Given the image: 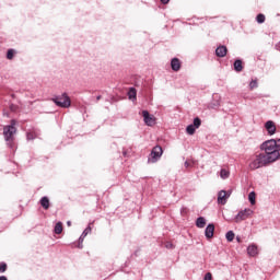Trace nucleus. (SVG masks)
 Instances as JSON below:
<instances>
[{
    "label": "nucleus",
    "mask_w": 280,
    "mask_h": 280,
    "mask_svg": "<svg viewBox=\"0 0 280 280\" xmlns=\"http://www.w3.org/2000/svg\"><path fill=\"white\" fill-rule=\"evenodd\" d=\"M260 149L264 150V154L268 158L269 161L275 163V161H279L280 158V152L277 149V140L270 139L265 141L261 145Z\"/></svg>",
    "instance_id": "f257e3e1"
},
{
    "label": "nucleus",
    "mask_w": 280,
    "mask_h": 280,
    "mask_svg": "<svg viewBox=\"0 0 280 280\" xmlns=\"http://www.w3.org/2000/svg\"><path fill=\"white\" fill-rule=\"evenodd\" d=\"M250 215V212L246 211H225L223 212V218L228 222H242V220H246Z\"/></svg>",
    "instance_id": "f03ea898"
},
{
    "label": "nucleus",
    "mask_w": 280,
    "mask_h": 280,
    "mask_svg": "<svg viewBox=\"0 0 280 280\" xmlns=\"http://www.w3.org/2000/svg\"><path fill=\"white\" fill-rule=\"evenodd\" d=\"M273 163L268 159L264 153H259L255 156V159L249 163L250 170H259L260 167H266V165H270Z\"/></svg>",
    "instance_id": "7ed1b4c3"
},
{
    "label": "nucleus",
    "mask_w": 280,
    "mask_h": 280,
    "mask_svg": "<svg viewBox=\"0 0 280 280\" xmlns=\"http://www.w3.org/2000/svg\"><path fill=\"white\" fill-rule=\"evenodd\" d=\"M16 120H11V125H8L3 129V136L8 145H12L14 141V135H16Z\"/></svg>",
    "instance_id": "20e7f679"
},
{
    "label": "nucleus",
    "mask_w": 280,
    "mask_h": 280,
    "mask_svg": "<svg viewBox=\"0 0 280 280\" xmlns=\"http://www.w3.org/2000/svg\"><path fill=\"white\" fill-rule=\"evenodd\" d=\"M52 102L56 104V106H59L60 108H69L71 106V98L67 93H63L59 96H55L52 98Z\"/></svg>",
    "instance_id": "39448f33"
},
{
    "label": "nucleus",
    "mask_w": 280,
    "mask_h": 280,
    "mask_svg": "<svg viewBox=\"0 0 280 280\" xmlns=\"http://www.w3.org/2000/svg\"><path fill=\"white\" fill-rule=\"evenodd\" d=\"M161 156H163V148L156 145L152 149L148 158V163H156L161 159Z\"/></svg>",
    "instance_id": "423d86ee"
},
{
    "label": "nucleus",
    "mask_w": 280,
    "mask_h": 280,
    "mask_svg": "<svg viewBox=\"0 0 280 280\" xmlns=\"http://www.w3.org/2000/svg\"><path fill=\"white\" fill-rule=\"evenodd\" d=\"M142 117L145 126H154L156 124V117L150 115V112L148 110H142Z\"/></svg>",
    "instance_id": "0eeeda50"
},
{
    "label": "nucleus",
    "mask_w": 280,
    "mask_h": 280,
    "mask_svg": "<svg viewBox=\"0 0 280 280\" xmlns=\"http://www.w3.org/2000/svg\"><path fill=\"white\" fill-rule=\"evenodd\" d=\"M265 129L267 130L268 135L272 137L277 132V125H275V121L268 120L265 124Z\"/></svg>",
    "instance_id": "6e6552de"
},
{
    "label": "nucleus",
    "mask_w": 280,
    "mask_h": 280,
    "mask_svg": "<svg viewBox=\"0 0 280 280\" xmlns=\"http://www.w3.org/2000/svg\"><path fill=\"white\" fill-rule=\"evenodd\" d=\"M214 233H215V225L213 223L208 224L206 230H205L206 237L208 240H212Z\"/></svg>",
    "instance_id": "1a4fd4ad"
},
{
    "label": "nucleus",
    "mask_w": 280,
    "mask_h": 280,
    "mask_svg": "<svg viewBox=\"0 0 280 280\" xmlns=\"http://www.w3.org/2000/svg\"><path fill=\"white\" fill-rule=\"evenodd\" d=\"M247 255H249V257H257L259 255V247H257L256 244H250L247 247Z\"/></svg>",
    "instance_id": "9d476101"
},
{
    "label": "nucleus",
    "mask_w": 280,
    "mask_h": 280,
    "mask_svg": "<svg viewBox=\"0 0 280 280\" xmlns=\"http://www.w3.org/2000/svg\"><path fill=\"white\" fill-rule=\"evenodd\" d=\"M229 196L226 195L225 190H221L218 194V203L219 205H226V200H228Z\"/></svg>",
    "instance_id": "9b49d317"
},
{
    "label": "nucleus",
    "mask_w": 280,
    "mask_h": 280,
    "mask_svg": "<svg viewBox=\"0 0 280 280\" xmlns=\"http://www.w3.org/2000/svg\"><path fill=\"white\" fill-rule=\"evenodd\" d=\"M226 46H219L217 49H215V55L219 57V58H224V56H226Z\"/></svg>",
    "instance_id": "f8f14e48"
},
{
    "label": "nucleus",
    "mask_w": 280,
    "mask_h": 280,
    "mask_svg": "<svg viewBox=\"0 0 280 280\" xmlns=\"http://www.w3.org/2000/svg\"><path fill=\"white\" fill-rule=\"evenodd\" d=\"M171 69H173L174 71H180V60L178 58L172 59Z\"/></svg>",
    "instance_id": "ddd939ff"
},
{
    "label": "nucleus",
    "mask_w": 280,
    "mask_h": 280,
    "mask_svg": "<svg viewBox=\"0 0 280 280\" xmlns=\"http://www.w3.org/2000/svg\"><path fill=\"white\" fill-rule=\"evenodd\" d=\"M196 226L197 229H205V226H207V219H205L203 217L197 218Z\"/></svg>",
    "instance_id": "4468645a"
},
{
    "label": "nucleus",
    "mask_w": 280,
    "mask_h": 280,
    "mask_svg": "<svg viewBox=\"0 0 280 280\" xmlns=\"http://www.w3.org/2000/svg\"><path fill=\"white\" fill-rule=\"evenodd\" d=\"M128 97L132 102H135L137 100V90L135 88H130V90L128 92Z\"/></svg>",
    "instance_id": "2eb2a0df"
},
{
    "label": "nucleus",
    "mask_w": 280,
    "mask_h": 280,
    "mask_svg": "<svg viewBox=\"0 0 280 280\" xmlns=\"http://www.w3.org/2000/svg\"><path fill=\"white\" fill-rule=\"evenodd\" d=\"M229 176H231V172H229V170L222 168L220 171V178H222V180H226V178H229Z\"/></svg>",
    "instance_id": "dca6fc26"
},
{
    "label": "nucleus",
    "mask_w": 280,
    "mask_h": 280,
    "mask_svg": "<svg viewBox=\"0 0 280 280\" xmlns=\"http://www.w3.org/2000/svg\"><path fill=\"white\" fill-rule=\"evenodd\" d=\"M40 205H42L43 209H45V210L49 209V198L43 197L40 199Z\"/></svg>",
    "instance_id": "f3484780"
},
{
    "label": "nucleus",
    "mask_w": 280,
    "mask_h": 280,
    "mask_svg": "<svg viewBox=\"0 0 280 280\" xmlns=\"http://www.w3.org/2000/svg\"><path fill=\"white\" fill-rule=\"evenodd\" d=\"M242 69H244V67H242V60L236 59V60L234 61V70L237 71V72H240V71H242Z\"/></svg>",
    "instance_id": "a211bd4d"
},
{
    "label": "nucleus",
    "mask_w": 280,
    "mask_h": 280,
    "mask_svg": "<svg viewBox=\"0 0 280 280\" xmlns=\"http://www.w3.org/2000/svg\"><path fill=\"white\" fill-rule=\"evenodd\" d=\"M56 235H60L62 233V222H57L54 229Z\"/></svg>",
    "instance_id": "6ab92c4d"
},
{
    "label": "nucleus",
    "mask_w": 280,
    "mask_h": 280,
    "mask_svg": "<svg viewBox=\"0 0 280 280\" xmlns=\"http://www.w3.org/2000/svg\"><path fill=\"white\" fill-rule=\"evenodd\" d=\"M196 130H198L194 125H188L186 128L187 135H195Z\"/></svg>",
    "instance_id": "aec40b11"
},
{
    "label": "nucleus",
    "mask_w": 280,
    "mask_h": 280,
    "mask_svg": "<svg viewBox=\"0 0 280 280\" xmlns=\"http://www.w3.org/2000/svg\"><path fill=\"white\" fill-rule=\"evenodd\" d=\"M225 240H228V242H233L235 240V233L233 231H229L225 234Z\"/></svg>",
    "instance_id": "412c9836"
},
{
    "label": "nucleus",
    "mask_w": 280,
    "mask_h": 280,
    "mask_svg": "<svg viewBox=\"0 0 280 280\" xmlns=\"http://www.w3.org/2000/svg\"><path fill=\"white\" fill-rule=\"evenodd\" d=\"M248 200H249L250 205H255V200H256L255 191L249 192Z\"/></svg>",
    "instance_id": "4be33fe9"
},
{
    "label": "nucleus",
    "mask_w": 280,
    "mask_h": 280,
    "mask_svg": "<svg viewBox=\"0 0 280 280\" xmlns=\"http://www.w3.org/2000/svg\"><path fill=\"white\" fill-rule=\"evenodd\" d=\"M258 86L259 84L257 83V79L250 81L249 83L250 91H253V89H257Z\"/></svg>",
    "instance_id": "5701e85b"
},
{
    "label": "nucleus",
    "mask_w": 280,
    "mask_h": 280,
    "mask_svg": "<svg viewBox=\"0 0 280 280\" xmlns=\"http://www.w3.org/2000/svg\"><path fill=\"white\" fill-rule=\"evenodd\" d=\"M256 20H257V23H265L266 15L260 13V14L257 15Z\"/></svg>",
    "instance_id": "b1692460"
},
{
    "label": "nucleus",
    "mask_w": 280,
    "mask_h": 280,
    "mask_svg": "<svg viewBox=\"0 0 280 280\" xmlns=\"http://www.w3.org/2000/svg\"><path fill=\"white\" fill-rule=\"evenodd\" d=\"M89 233H91V225H89L83 233L81 234V240L86 237L89 235Z\"/></svg>",
    "instance_id": "393cba45"
},
{
    "label": "nucleus",
    "mask_w": 280,
    "mask_h": 280,
    "mask_svg": "<svg viewBox=\"0 0 280 280\" xmlns=\"http://www.w3.org/2000/svg\"><path fill=\"white\" fill-rule=\"evenodd\" d=\"M201 124H202V120H200V118L196 117V118L194 119L192 126L198 129V127L201 126Z\"/></svg>",
    "instance_id": "a878e982"
},
{
    "label": "nucleus",
    "mask_w": 280,
    "mask_h": 280,
    "mask_svg": "<svg viewBox=\"0 0 280 280\" xmlns=\"http://www.w3.org/2000/svg\"><path fill=\"white\" fill-rule=\"evenodd\" d=\"M8 60H12L14 58V50L9 49L7 52Z\"/></svg>",
    "instance_id": "bb28decb"
},
{
    "label": "nucleus",
    "mask_w": 280,
    "mask_h": 280,
    "mask_svg": "<svg viewBox=\"0 0 280 280\" xmlns=\"http://www.w3.org/2000/svg\"><path fill=\"white\" fill-rule=\"evenodd\" d=\"M8 270V265L5 262H0V272H5Z\"/></svg>",
    "instance_id": "cd10ccee"
},
{
    "label": "nucleus",
    "mask_w": 280,
    "mask_h": 280,
    "mask_svg": "<svg viewBox=\"0 0 280 280\" xmlns=\"http://www.w3.org/2000/svg\"><path fill=\"white\" fill-rule=\"evenodd\" d=\"M203 280H213V276L211 275V272H207V273L205 275Z\"/></svg>",
    "instance_id": "c85d7f7f"
},
{
    "label": "nucleus",
    "mask_w": 280,
    "mask_h": 280,
    "mask_svg": "<svg viewBox=\"0 0 280 280\" xmlns=\"http://www.w3.org/2000/svg\"><path fill=\"white\" fill-rule=\"evenodd\" d=\"M26 137H27V140H28V141H32V140L35 139L34 133H32V132L27 133Z\"/></svg>",
    "instance_id": "c756f323"
},
{
    "label": "nucleus",
    "mask_w": 280,
    "mask_h": 280,
    "mask_svg": "<svg viewBox=\"0 0 280 280\" xmlns=\"http://www.w3.org/2000/svg\"><path fill=\"white\" fill-rule=\"evenodd\" d=\"M277 141V150L280 152V139L276 140Z\"/></svg>",
    "instance_id": "7c9ffc66"
},
{
    "label": "nucleus",
    "mask_w": 280,
    "mask_h": 280,
    "mask_svg": "<svg viewBox=\"0 0 280 280\" xmlns=\"http://www.w3.org/2000/svg\"><path fill=\"white\" fill-rule=\"evenodd\" d=\"M165 247L166 248H174V245L172 243H166Z\"/></svg>",
    "instance_id": "2f4dec72"
},
{
    "label": "nucleus",
    "mask_w": 280,
    "mask_h": 280,
    "mask_svg": "<svg viewBox=\"0 0 280 280\" xmlns=\"http://www.w3.org/2000/svg\"><path fill=\"white\" fill-rule=\"evenodd\" d=\"M161 3L167 4L170 3V0H161Z\"/></svg>",
    "instance_id": "473e14b6"
},
{
    "label": "nucleus",
    "mask_w": 280,
    "mask_h": 280,
    "mask_svg": "<svg viewBox=\"0 0 280 280\" xmlns=\"http://www.w3.org/2000/svg\"><path fill=\"white\" fill-rule=\"evenodd\" d=\"M0 280H8V277H5V276H0Z\"/></svg>",
    "instance_id": "72a5a7b5"
},
{
    "label": "nucleus",
    "mask_w": 280,
    "mask_h": 280,
    "mask_svg": "<svg viewBox=\"0 0 280 280\" xmlns=\"http://www.w3.org/2000/svg\"><path fill=\"white\" fill-rule=\"evenodd\" d=\"M185 167H189V162H185Z\"/></svg>",
    "instance_id": "f704fd0d"
},
{
    "label": "nucleus",
    "mask_w": 280,
    "mask_h": 280,
    "mask_svg": "<svg viewBox=\"0 0 280 280\" xmlns=\"http://www.w3.org/2000/svg\"><path fill=\"white\" fill-rule=\"evenodd\" d=\"M236 242H238V244H240V242H242V240L240 238V236L236 237Z\"/></svg>",
    "instance_id": "c9c22d12"
},
{
    "label": "nucleus",
    "mask_w": 280,
    "mask_h": 280,
    "mask_svg": "<svg viewBox=\"0 0 280 280\" xmlns=\"http://www.w3.org/2000/svg\"><path fill=\"white\" fill-rule=\"evenodd\" d=\"M96 100H97V102H100V100H102V96L98 95V96L96 97Z\"/></svg>",
    "instance_id": "e433bc0d"
},
{
    "label": "nucleus",
    "mask_w": 280,
    "mask_h": 280,
    "mask_svg": "<svg viewBox=\"0 0 280 280\" xmlns=\"http://www.w3.org/2000/svg\"><path fill=\"white\" fill-rule=\"evenodd\" d=\"M67 226H71V221H68V222H67Z\"/></svg>",
    "instance_id": "4c0bfd02"
},
{
    "label": "nucleus",
    "mask_w": 280,
    "mask_h": 280,
    "mask_svg": "<svg viewBox=\"0 0 280 280\" xmlns=\"http://www.w3.org/2000/svg\"><path fill=\"white\" fill-rule=\"evenodd\" d=\"M81 242H84V238H79Z\"/></svg>",
    "instance_id": "58836bf2"
},
{
    "label": "nucleus",
    "mask_w": 280,
    "mask_h": 280,
    "mask_svg": "<svg viewBox=\"0 0 280 280\" xmlns=\"http://www.w3.org/2000/svg\"><path fill=\"white\" fill-rule=\"evenodd\" d=\"M81 242H84V238H79Z\"/></svg>",
    "instance_id": "ea45409f"
}]
</instances>
